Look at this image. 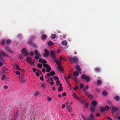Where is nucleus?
Segmentation results:
<instances>
[{
  "label": "nucleus",
  "instance_id": "3",
  "mask_svg": "<svg viewBox=\"0 0 120 120\" xmlns=\"http://www.w3.org/2000/svg\"><path fill=\"white\" fill-rule=\"evenodd\" d=\"M26 60L27 62H28L31 65H34L35 62L34 61L35 60H34L33 61H32V59L30 57H29L27 58Z\"/></svg>",
  "mask_w": 120,
  "mask_h": 120
},
{
  "label": "nucleus",
  "instance_id": "46",
  "mask_svg": "<svg viewBox=\"0 0 120 120\" xmlns=\"http://www.w3.org/2000/svg\"><path fill=\"white\" fill-rule=\"evenodd\" d=\"M52 99L51 98L48 97H47V100L48 101H51Z\"/></svg>",
  "mask_w": 120,
  "mask_h": 120
},
{
  "label": "nucleus",
  "instance_id": "20",
  "mask_svg": "<svg viewBox=\"0 0 120 120\" xmlns=\"http://www.w3.org/2000/svg\"><path fill=\"white\" fill-rule=\"evenodd\" d=\"M95 71L96 72H98L100 71V69L98 68H96L95 69Z\"/></svg>",
  "mask_w": 120,
  "mask_h": 120
},
{
  "label": "nucleus",
  "instance_id": "52",
  "mask_svg": "<svg viewBox=\"0 0 120 120\" xmlns=\"http://www.w3.org/2000/svg\"><path fill=\"white\" fill-rule=\"evenodd\" d=\"M30 54L31 56H33L34 55L33 52L32 51H31L30 52Z\"/></svg>",
  "mask_w": 120,
  "mask_h": 120
},
{
  "label": "nucleus",
  "instance_id": "28",
  "mask_svg": "<svg viewBox=\"0 0 120 120\" xmlns=\"http://www.w3.org/2000/svg\"><path fill=\"white\" fill-rule=\"evenodd\" d=\"M37 66L38 68H42V66L41 64L38 63L37 65Z\"/></svg>",
  "mask_w": 120,
  "mask_h": 120
},
{
  "label": "nucleus",
  "instance_id": "32",
  "mask_svg": "<svg viewBox=\"0 0 120 120\" xmlns=\"http://www.w3.org/2000/svg\"><path fill=\"white\" fill-rule=\"evenodd\" d=\"M7 78V77L5 75H3L1 78V79L2 80H4Z\"/></svg>",
  "mask_w": 120,
  "mask_h": 120
},
{
  "label": "nucleus",
  "instance_id": "11",
  "mask_svg": "<svg viewBox=\"0 0 120 120\" xmlns=\"http://www.w3.org/2000/svg\"><path fill=\"white\" fill-rule=\"evenodd\" d=\"M5 50L9 52H12V51L10 48L8 46H6L5 48Z\"/></svg>",
  "mask_w": 120,
  "mask_h": 120
},
{
  "label": "nucleus",
  "instance_id": "4",
  "mask_svg": "<svg viewBox=\"0 0 120 120\" xmlns=\"http://www.w3.org/2000/svg\"><path fill=\"white\" fill-rule=\"evenodd\" d=\"M81 77L82 79H85L87 82L89 81L90 80V78L89 76H87L85 74L82 75Z\"/></svg>",
  "mask_w": 120,
  "mask_h": 120
},
{
  "label": "nucleus",
  "instance_id": "6",
  "mask_svg": "<svg viewBox=\"0 0 120 120\" xmlns=\"http://www.w3.org/2000/svg\"><path fill=\"white\" fill-rule=\"evenodd\" d=\"M118 108L114 107H113L112 109V115H114L115 112L117 111Z\"/></svg>",
  "mask_w": 120,
  "mask_h": 120
},
{
  "label": "nucleus",
  "instance_id": "8",
  "mask_svg": "<svg viewBox=\"0 0 120 120\" xmlns=\"http://www.w3.org/2000/svg\"><path fill=\"white\" fill-rule=\"evenodd\" d=\"M22 52L26 54V55H29V53L26 52V50L25 48H23L22 50Z\"/></svg>",
  "mask_w": 120,
  "mask_h": 120
},
{
  "label": "nucleus",
  "instance_id": "47",
  "mask_svg": "<svg viewBox=\"0 0 120 120\" xmlns=\"http://www.w3.org/2000/svg\"><path fill=\"white\" fill-rule=\"evenodd\" d=\"M84 84L82 83H81L80 84V88L81 89H82V88L84 86Z\"/></svg>",
  "mask_w": 120,
  "mask_h": 120
},
{
  "label": "nucleus",
  "instance_id": "7",
  "mask_svg": "<svg viewBox=\"0 0 120 120\" xmlns=\"http://www.w3.org/2000/svg\"><path fill=\"white\" fill-rule=\"evenodd\" d=\"M75 67L76 70L79 71L80 73V72L82 71V69L80 68L79 66L78 65H76Z\"/></svg>",
  "mask_w": 120,
  "mask_h": 120
},
{
  "label": "nucleus",
  "instance_id": "39",
  "mask_svg": "<svg viewBox=\"0 0 120 120\" xmlns=\"http://www.w3.org/2000/svg\"><path fill=\"white\" fill-rule=\"evenodd\" d=\"M63 90V88L62 87H59L58 89V91L60 92L62 91Z\"/></svg>",
  "mask_w": 120,
  "mask_h": 120
},
{
  "label": "nucleus",
  "instance_id": "12",
  "mask_svg": "<svg viewBox=\"0 0 120 120\" xmlns=\"http://www.w3.org/2000/svg\"><path fill=\"white\" fill-rule=\"evenodd\" d=\"M51 70V68L50 66H49L48 67L46 68V71L47 72H49Z\"/></svg>",
  "mask_w": 120,
  "mask_h": 120
},
{
  "label": "nucleus",
  "instance_id": "9",
  "mask_svg": "<svg viewBox=\"0 0 120 120\" xmlns=\"http://www.w3.org/2000/svg\"><path fill=\"white\" fill-rule=\"evenodd\" d=\"M67 109L69 112H71V107L70 104L68 105H67L66 106Z\"/></svg>",
  "mask_w": 120,
  "mask_h": 120
},
{
  "label": "nucleus",
  "instance_id": "64",
  "mask_svg": "<svg viewBox=\"0 0 120 120\" xmlns=\"http://www.w3.org/2000/svg\"><path fill=\"white\" fill-rule=\"evenodd\" d=\"M38 92H36L34 94L35 96H37L38 95Z\"/></svg>",
  "mask_w": 120,
  "mask_h": 120
},
{
  "label": "nucleus",
  "instance_id": "51",
  "mask_svg": "<svg viewBox=\"0 0 120 120\" xmlns=\"http://www.w3.org/2000/svg\"><path fill=\"white\" fill-rule=\"evenodd\" d=\"M84 92L85 93V94L87 96H88L89 95H90V94L88 92H87V91Z\"/></svg>",
  "mask_w": 120,
  "mask_h": 120
},
{
  "label": "nucleus",
  "instance_id": "24",
  "mask_svg": "<svg viewBox=\"0 0 120 120\" xmlns=\"http://www.w3.org/2000/svg\"><path fill=\"white\" fill-rule=\"evenodd\" d=\"M58 69L59 71L63 72V68L60 66H59L58 68Z\"/></svg>",
  "mask_w": 120,
  "mask_h": 120
},
{
  "label": "nucleus",
  "instance_id": "34",
  "mask_svg": "<svg viewBox=\"0 0 120 120\" xmlns=\"http://www.w3.org/2000/svg\"><path fill=\"white\" fill-rule=\"evenodd\" d=\"M70 78H72L73 77H72L71 76V75H69V76H68L66 77H64V79L66 80H66H67V79H68Z\"/></svg>",
  "mask_w": 120,
  "mask_h": 120
},
{
  "label": "nucleus",
  "instance_id": "38",
  "mask_svg": "<svg viewBox=\"0 0 120 120\" xmlns=\"http://www.w3.org/2000/svg\"><path fill=\"white\" fill-rule=\"evenodd\" d=\"M106 103H107L108 105H111V104L112 103L109 100H107L106 101Z\"/></svg>",
  "mask_w": 120,
  "mask_h": 120
},
{
  "label": "nucleus",
  "instance_id": "5",
  "mask_svg": "<svg viewBox=\"0 0 120 120\" xmlns=\"http://www.w3.org/2000/svg\"><path fill=\"white\" fill-rule=\"evenodd\" d=\"M44 51L45 53L44 54V56L45 57H48L49 55V51L46 49H45Z\"/></svg>",
  "mask_w": 120,
  "mask_h": 120
},
{
  "label": "nucleus",
  "instance_id": "42",
  "mask_svg": "<svg viewBox=\"0 0 120 120\" xmlns=\"http://www.w3.org/2000/svg\"><path fill=\"white\" fill-rule=\"evenodd\" d=\"M88 97L90 99H93V97L92 95L90 94V95L88 96Z\"/></svg>",
  "mask_w": 120,
  "mask_h": 120
},
{
  "label": "nucleus",
  "instance_id": "33",
  "mask_svg": "<svg viewBox=\"0 0 120 120\" xmlns=\"http://www.w3.org/2000/svg\"><path fill=\"white\" fill-rule=\"evenodd\" d=\"M90 111L92 112H94L95 111V109L94 108H93V107H91L90 109Z\"/></svg>",
  "mask_w": 120,
  "mask_h": 120
},
{
  "label": "nucleus",
  "instance_id": "59",
  "mask_svg": "<svg viewBox=\"0 0 120 120\" xmlns=\"http://www.w3.org/2000/svg\"><path fill=\"white\" fill-rule=\"evenodd\" d=\"M15 73L17 75H20V72L19 71H16L15 72Z\"/></svg>",
  "mask_w": 120,
  "mask_h": 120
},
{
  "label": "nucleus",
  "instance_id": "2",
  "mask_svg": "<svg viewBox=\"0 0 120 120\" xmlns=\"http://www.w3.org/2000/svg\"><path fill=\"white\" fill-rule=\"evenodd\" d=\"M0 60L2 61V58L4 57V56H8V54L6 53H5L4 52L1 50H0Z\"/></svg>",
  "mask_w": 120,
  "mask_h": 120
},
{
  "label": "nucleus",
  "instance_id": "41",
  "mask_svg": "<svg viewBox=\"0 0 120 120\" xmlns=\"http://www.w3.org/2000/svg\"><path fill=\"white\" fill-rule=\"evenodd\" d=\"M63 44L64 45H67V42L66 41H64L62 42Z\"/></svg>",
  "mask_w": 120,
  "mask_h": 120
},
{
  "label": "nucleus",
  "instance_id": "29",
  "mask_svg": "<svg viewBox=\"0 0 120 120\" xmlns=\"http://www.w3.org/2000/svg\"><path fill=\"white\" fill-rule=\"evenodd\" d=\"M51 76H52V75H51V74L50 73H48L47 74V75H45V78H48V77H47V76H48V77H50Z\"/></svg>",
  "mask_w": 120,
  "mask_h": 120
},
{
  "label": "nucleus",
  "instance_id": "15",
  "mask_svg": "<svg viewBox=\"0 0 120 120\" xmlns=\"http://www.w3.org/2000/svg\"><path fill=\"white\" fill-rule=\"evenodd\" d=\"M34 53L36 55H38L39 56H41V53H39L38 51L37 50H35L34 51Z\"/></svg>",
  "mask_w": 120,
  "mask_h": 120
},
{
  "label": "nucleus",
  "instance_id": "54",
  "mask_svg": "<svg viewBox=\"0 0 120 120\" xmlns=\"http://www.w3.org/2000/svg\"><path fill=\"white\" fill-rule=\"evenodd\" d=\"M82 117L84 120H87V118L85 117L84 115H82Z\"/></svg>",
  "mask_w": 120,
  "mask_h": 120
},
{
  "label": "nucleus",
  "instance_id": "23",
  "mask_svg": "<svg viewBox=\"0 0 120 120\" xmlns=\"http://www.w3.org/2000/svg\"><path fill=\"white\" fill-rule=\"evenodd\" d=\"M97 84L98 85H100L102 84V82L100 79L98 80L97 81Z\"/></svg>",
  "mask_w": 120,
  "mask_h": 120
},
{
  "label": "nucleus",
  "instance_id": "57",
  "mask_svg": "<svg viewBox=\"0 0 120 120\" xmlns=\"http://www.w3.org/2000/svg\"><path fill=\"white\" fill-rule=\"evenodd\" d=\"M60 83V81L59 80H57L56 82V85H58Z\"/></svg>",
  "mask_w": 120,
  "mask_h": 120
},
{
  "label": "nucleus",
  "instance_id": "27",
  "mask_svg": "<svg viewBox=\"0 0 120 120\" xmlns=\"http://www.w3.org/2000/svg\"><path fill=\"white\" fill-rule=\"evenodd\" d=\"M56 63L58 65H60L61 63L60 61L58 60L56 62Z\"/></svg>",
  "mask_w": 120,
  "mask_h": 120
},
{
  "label": "nucleus",
  "instance_id": "56",
  "mask_svg": "<svg viewBox=\"0 0 120 120\" xmlns=\"http://www.w3.org/2000/svg\"><path fill=\"white\" fill-rule=\"evenodd\" d=\"M42 64H44V63H46L47 62L46 60H45L43 59L42 60Z\"/></svg>",
  "mask_w": 120,
  "mask_h": 120
},
{
  "label": "nucleus",
  "instance_id": "49",
  "mask_svg": "<svg viewBox=\"0 0 120 120\" xmlns=\"http://www.w3.org/2000/svg\"><path fill=\"white\" fill-rule=\"evenodd\" d=\"M84 107L86 108H87L88 107V104L87 103H86L84 105Z\"/></svg>",
  "mask_w": 120,
  "mask_h": 120
},
{
  "label": "nucleus",
  "instance_id": "58",
  "mask_svg": "<svg viewBox=\"0 0 120 120\" xmlns=\"http://www.w3.org/2000/svg\"><path fill=\"white\" fill-rule=\"evenodd\" d=\"M96 115L97 116L99 117L100 116V114L99 113H97L96 114Z\"/></svg>",
  "mask_w": 120,
  "mask_h": 120
},
{
  "label": "nucleus",
  "instance_id": "16",
  "mask_svg": "<svg viewBox=\"0 0 120 120\" xmlns=\"http://www.w3.org/2000/svg\"><path fill=\"white\" fill-rule=\"evenodd\" d=\"M114 98L117 101H118L120 100V98L118 96H115L114 97Z\"/></svg>",
  "mask_w": 120,
  "mask_h": 120
},
{
  "label": "nucleus",
  "instance_id": "18",
  "mask_svg": "<svg viewBox=\"0 0 120 120\" xmlns=\"http://www.w3.org/2000/svg\"><path fill=\"white\" fill-rule=\"evenodd\" d=\"M19 81L20 82L23 83H25L26 82V80L25 79L22 78H20L19 79Z\"/></svg>",
  "mask_w": 120,
  "mask_h": 120
},
{
  "label": "nucleus",
  "instance_id": "55",
  "mask_svg": "<svg viewBox=\"0 0 120 120\" xmlns=\"http://www.w3.org/2000/svg\"><path fill=\"white\" fill-rule=\"evenodd\" d=\"M41 86L42 88L44 89L45 88V85L43 83H42L41 84Z\"/></svg>",
  "mask_w": 120,
  "mask_h": 120
},
{
  "label": "nucleus",
  "instance_id": "26",
  "mask_svg": "<svg viewBox=\"0 0 120 120\" xmlns=\"http://www.w3.org/2000/svg\"><path fill=\"white\" fill-rule=\"evenodd\" d=\"M43 66L44 67L46 68L49 66L48 64H43Z\"/></svg>",
  "mask_w": 120,
  "mask_h": 120
},
{
  "label": "nucleus",
  "instance_id": "30",
  "mask_svg": "<svg viewBox=\"0 0 120 120\" xmlns=\"http://www.w3.org/2000/svg\"><path fill=\"white\" fill-rule=\"evenodd\" d=\"M16 68L17 70H20V68L19 66L18 65H17L16 66Z\"/></svg>",
  "mask_w": 120,
  "mask_h": 120
},
{
  "label": "nucleus",
  "instance_id": "17",
  "mask_svg": "<svg viewBox=\"0 0 120 120\" xmlns=\"http://www.w3.org/2000/svg\"><path fill=\"white\" fill-rule=\"evenodd\" d=\"M46 35L45 34H43L42 35L41 37V39L43 40H44L46 39L47 38Z\"/></svg>",
  "mask_w": 120,
  "mask_h": 120
},
{
  "label": "nucleus",
  "instance_id": "44",
  "mask_svg": "<svg viewBox=\"0 0 120 120\" xmlns=\"http://www.w3.org/2000/svg\"><path fill=\"white\" fill-rule=\"evenodd\" d=\"M50 55L51 56L54 55H55V52L53 50H52L51 51Z\"/></svg>",
  "mask_w": 120,
  "mask_h": 120
},
{
  "label": "nucleus",
  "instance_id": "19",
  "mask_svg": "<svg viewBox=\"0 0 120 120\" xmlns=\"http://www.w3.org/2000/svg\"><path fill=\"white\" fill-rule=\"evenodd\" d=\"M32 46L33 48H34L35 49H37L38 48L37 45L36 44L33 43L32 44Z\"/></svg>",
  "mask_w": 120,
  "mask_h": 120
},
{
  "label": "nucleus",
  "instance_id": "40",
  "mask_svg": "<svg viewBox=\"0 0 120 120\" xmlns=\"http://www.w3.org/2000/svg\"><path fill=\"white\" fill-rule=\"evenodd\" d=\"M11 41L9 39L7 40V44H9L11 43Z\"/></svg>",
  "mask_w": 120,
  "mask_h": 120
},
{
  "label": "nucleus",
  "instance_id": "50",
  "mask_svg": "<svg viewBox=\"0 0 120 120\" xmlns=\"http://www.w3.org/2000/svg\"><path fill=\"white\" fill-rule=\"evenodd\" d=\"M72 96H73V98H75L77 96L76 94L74 92L72 94Z\"/></svg>",
  "mask_w": 120,
  "mask_h": 120
},
{
  "label": "nucleus",
  "instance_id": "60",
  "mask_svg": "<svg viewBox=\"0 0 120 120\" xmlns=\"http://www.w3.org/2000/svg\"><path fill=\"white\" fill-rule=\"evenodd\" d=\"M43 60L41 58H40L39 60V62L40 63L42 62Z\"/></svg>",
  "mask_w": 120,
  "mask_h": 120
},
{
  "label": "nucleus",
  "instance_id": "36",
  "mask_svg": "<svg viewBox=\"0 0 120 120\" xmlns=\"http://www.w3.org/2000/svg\"><path fill=\"white\" fill-rule=\"evenodd\" d=\"M52 77L56 80H58L59 79L56 76H53Z\"/></svg>",
  "mask_w": 120,
  "mask_h": 120
},
{
  "label": "nucleus",
  "instance_id": "61",
  "mask_svg": "<svg viewBox=\"0 0 120 120\" xmlns=\"http://www.w3.org/2000/svg\"><path fill=\"white\" fill-rule=\"evenodd\" d=\"M75 98V99L78 100H79L80 99V98L77 96H76Z\"/></svg>",
  "mask_w": 120,
  "mask_h": 120
},
{
  "label": "nucleus",
  "instance_id": "31",
  "mask_svg": "<svg viewBox=\"0 0 120 120\" xmlns=\"http://www.w3.org/2000/svg\"><path fill=\"white\" fill-rule=\"evenodd\" d=\"M107 94V93L106 91L104 90L103 91L102 93V94L104 96H105Z\"/></svg>",
  "mask_w": 120,
  "mask_h": 120
},
{
  "label": "nucleus",
  "instance_id": "48",
  "mask_svg": "<svg viewBox=\"0 0 120 120\" xmlns=\"http://www.w3.org/2000/svg\"><path fill=\"white\" fill-rule=\"evenodd\" d=\"M5 40H3L1 42V44L2 45H4L5 43Z\"/></svg>",
  "mask_w": 120,
  "mask_h": 120
},
{
  "label": "nucleus",
  "instance_id": "35",
  "mask_svg": "<svg viewBox=\"0 0 120 120\" xmlns=\"http://www.w3.org/2000/svg\"><path fill=\"white\" fill-rule=\"evenodd\" d=\"M50 73L52 76H53L55 75V73L54 71H51Z\"/></svg>",
  "mask_w": 120,
  "mask_h": 120
},
{
  "label": "nucleus",
  "instance_id": "37",
  "mask_svg": "<svg viewBox=\"0 0 120 120\" xmlns=\"http://www.w3.org/2000/svg\"><path fill=\"white\" fill-rule=\"evenodd\" d=\"M56 37V35L54 34H52L51 36V37L52 39H55Z\"/></svg>",
  "mask_w": 120,
  "mask_h": 120
},
{
  "label": "nucleus",
  "instance_id": "14",
  "mask_svg": "<svg viewBox=\"0 0 120 120\" xmlns=\"http://www.w3.org/2000/svg\"><path fill=\"white\" fill-rule=\"evenodd\" d=\"M88 88L89 86L87 85L86 86H84L83 89V91L84 92L86 91L88 89Z\"/></svg>",
  "mask_w": 120,
  "mask_h": 120
},
{
  "label": "nucleus",
  "instance_id": "43",
  "mask_svg": "<svg viewBox=\"0 0 120 120\" xmlns=\"http://www.w3.org/2000/svg\"><path fill=\"white\" fill-rule=\"evenodd\" d=\"M109 106H106L105 108V110H106V111H108L109 110Z\"/></svg>",
  "mask_w": 120,
  "mask_h": 120
},
{
  "label": "nucleus",
  "instance_id": "62",
  "mask_svg": "<svg viewBox=\"0 0 120 120\" xmlns=\"http://www.w3.org/2000/svg\"><path fill=\"white\" fill-rule=\"evenodd\" d=\"M40 79L42 81H43L44 80V78L43 76L41 77H40Z\"/></svg>",
  "mask_w": 120,
  "mask_h": 120
},
{
  "label": "nucleus",
  "instance_id": "22",
  "mask_svg": "<svg viewBox=\"0 0 120 120\" xmlns=\"http://www.w3.org/2000/svg\"><path fill=\"white\" fill-rule=\"evenodd\" d=\"M33 40V39L32 38H30V40L28 41V43L30 45L31 44H32Z\"/></svg>",
  "mask_w": 120,
  "mask_h": 120
},
{
  "label": "nucleus",
  "instance_id": "63",
  "mask_svg": "<svg viewBox=\"0 0 120 120\" xmlns=\"http://www.w3.org/2000/svg\"><path fill=\"white\" fill-rule=\"evenodd\" d=\"M42 71L43 72L45 73V69L44 68H43L42 69Z\"/></svg>",
  "mask_w": 120,
  "mask_h": 120
},
{
  "label": "nucleus",
  "instance_id": "13",
  "mask_svg": "<svg viewBox=\"0 0 120 120\" xmlns=\"http://www.w3.org/2000/svg\"><path fill=\"white\" fill-rule=\"evenodd\" d=\"M79 74V72L77 71H75L74 73L73 74V76H78Z\"/></svg>",
  "mask_w": 120,
  "mask_h": 120
},
{
  "label": "nucleus",
  "instance_id": "1",
  "mask_svg": "<svg viewBox=\"0 0 120 120\" xmlns=\"http://www.w3.org/2000/svg\"><path fill=\"white\" fill-rule=\"evenodd\" d=\"M70 61L72 63H76L79 61V59L77 57L75 56L71 57L69 59Z\"/></svg>",
  "mask_w": 120,
  "mask_h": 120
},
{
  "label": "nucleus",
  "instance_id": "25",
  "mask_svg": "<svg viewBox=\"0 0 120 120\" xmlns=\"http://www.w3.org/2000/svg\"><path fill=\"white\" fill-rule=\"evenodd\" d=\"M90 117L93 119L95 118V116L92 113H91L90 115Z\"/></svg>",
  "mask_w": 120,
  "mask_h": 120
},
{
  "label": "nucleus",
  "instance_id": "21",
  "mask_svg": "<svg viewBox=\"0 0 120 120\" xmlns=\"http://www.w3.org/2000/svg\"><path fill=\"white\" fill-rule=\"evenodd\" d=\"M99 110L102 112H103L105 111V109H104V108L102 107L100 108Z\"/></svg>",
  "mask_w": 120,
  "mask_h": 120
},
{
  "label": "nucleus",
  "instance_id": "45",
  "mask_svg": "<svg viewBox=\"0 0 120 120\" xmlns=\"http://www.w3.org/2000/svg\"><path fill=\"white\" fill-rule=\"evenodd\" d=\"M48 45L49 46H51L52 45L53 43L51 41H49L48 43Z\"/></svg>",
  "mask_w": 120,
  "mask_h": 120
},
{
  "label": "nucleus",
  "instance_id": "53",
  "mask_svg": "<svg viewBox=\"0 0 120 120\" xmlns=\"http://www.w3.org/2000/svg\"><path fill=\"white\" fill-rule=\"evenodd\" d=\"M40 56H39L38 55H37L35 56V58L36 59H39V57Z\"/></svg>",
  "mask_w": 120,
  "mask_h": 120
},
{
  "label": "nucleus",
  "instance_id": "10",
  "mask_svg": "<svg viewBox=\"0 0 120 120\" xmlns=\"http://www.w3.org/2000/svg\"><path fill=\"white\" fill-rule=\"evenodd\" d=\"M91 104L93 106H96L98 105V103L96 101L94 100L92 101Z\"/></svg>",
  "mask_w": 120,
  "mask_h": 120
}]
</instances>
